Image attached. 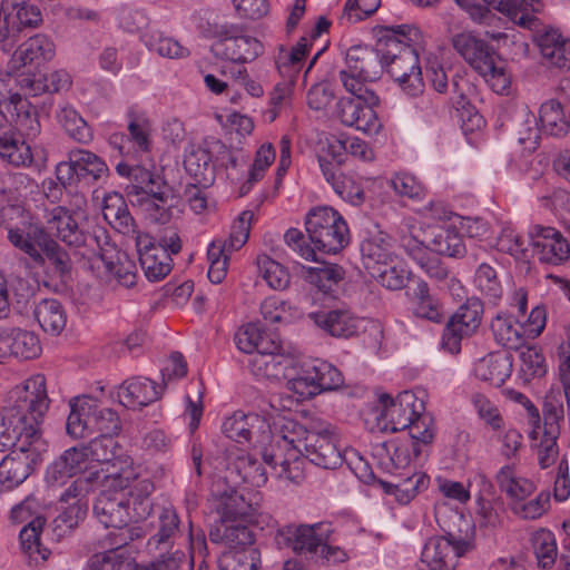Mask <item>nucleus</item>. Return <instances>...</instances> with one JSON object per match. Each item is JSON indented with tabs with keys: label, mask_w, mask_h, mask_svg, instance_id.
<instances>
[{
	"label": "nucleus",
	"mask_w": 570,
	"mask_h": 570,
	"mask_svg": "<svg viewBox=\"0 0 570 570\" xmlns=\"http://www.w3.org/2000/svg\"><path fill=\"white\" fill-rule=\"evenodd\" d=\"M303 458L323 469L341 465L343 458L335 430L331 425L307 430L289 417L274 420L271 450H263L271 473L279 480L298 482L303 478Z\"/></svg>",
	"instance_id": "f257e3e1"
},
{
	"label": "nucleus",
	"mask_w": 570,
	"mask_h": 570,
	"mask_svg": "<svg viewBox=\"0 0 570 570\" xmlns=\"http://www.w3.org/2000/svg\"><path fill=\"white\" fill-rule=\"evenodd\" d=\"M101 481V490L94 504V514L105 528L120 529L149 515V494L154 487L147 480H138L137 468L125 461L122 468L110 469Z\"/></svg>",
	"instance_id": "f03ea898"
},
{
	"label": "nucleus",
	"mask_w": 570,
	"mask_h": 570,
	"mask_svg": "<svg viewBox=\"0 0 570 570\" xmlns=\"http://www.w3.org/2000/svg\"><path fill=\"white\" fill-rule=\"evenodd\" d=\"M12 422L19 423L11 413L0 416V446L12 448L0 461V491H11L22 484L48 450L42 435L14 432Z\"/></svg>",
	"instance_id": "7ed1b4c3"
},
{
	"label": "nucleus",
	"mask_w": 570,
	"mask_h": 570,
	"mask_svg": "<svg viewBox=\"0 0 570 570\" xmlns=\"http://www.w3.org/2000/svg\"><path fill=\"white\" fill-rule=\"evenodd\" d=\"M395 42L403 45L399 53L389 56L386 71L400 90L409 97H417L424 91L419 49L424 45V36L415 26L401 24L386 28Z\"/></svg>",
	"instance_id": "20e7f679"
},
{
	"label": "nucleus",
	"mask_w": 570,
	"mask_h": 570,
	"mask_svg": "<svg viewBox=\"0 0 570 570\" xmlns=\"http://www.w3.org/2000/svg\"><path fill=\"white\" fill-rule=\"evenodd\" d=\"M10 404L0 411V416L13 414L19 421L13 424L14 432L41 435L40 424L49 409L46 379L42 374H35L9 392Z\"/></svg>",
	"instance_id": "39448f33"
},
{
	"label": "nucleus",
	"mask_w": 570,
	"mask_h": 570,
	"mask_svg": "<svg viewBox=\"0 0 570 570\" xmlns=\"http://www.w3.org/2000/svg\"><path fill=\"white\" fill-rule=\"evenodd\" d=\"M495 482L509 499L511 512L523 520H537L550 508V494L540 492L534 498V483L522 475L513 464H505L495 474Z\"/></svg>",
	"instance_id": "423d86ee"
},
{
	"label": "nucleus",
	"mask_w": 570,
	"mask_h": 570,
	"mask_svg": "<svg viewBox=\"0 0 570 570\" xmlns=\"http://www.w3.org/2000/svg\"><path fill=\"white\" fill-rule=\"evenodd\" d=\"M1 216L10 244L26 254L37 266L43 267L45 258L41 248L51 235L35 220L29 212L18 205L3 207Z\"/></svg>",
	"instance_id": "0eeeda50"
},
{
	"label": "nucleus",
	"mask_w": 570,
	"mask_h": 570,
	"mask_svg": "<svg viewBox=\"0 0 570 570\" xmlns=\"http://www.w3.org/2000/svg\"><path fill=\"white\" fill-rule=\"evenodd\" d=\"M344 383L342 373L324 360H304L296 355L286 386L302 400L334 391Z\"/></svg>",
	"instance_id": "6e6552de"
},
{
	"label": "nucleus",
	"mask_w": 570,
	"mask_h": 570,
	"mask_svg": "<svg viewBox=\"0 0 570 570\" xmlns=\"http://www.w3.org/2000/svg\"><path fill=\"white\" fill-rule=\"evenodd\" d=\"M305 230L315 248L336 254L348 244V228L338 212L328 206H317L306 214Z\"/></svg>",
	"instance_id": "1a4fd4ad"
},
{
	"label": "nucleus",
	"mask_w": 570,
	"mask_h": 570,
	"mask_svg": "<svg viewBox=\"0 0 570 570\" xmlns=\"http://www.w3.org/2000/svg\"><path fill=\"white\" fill-rule=\"evenodd\" d=\"M346 91L352 97L341 98L336 104V116L341 124L368 136L379 134L382 122L376 112L380 106L377 94L373 89Z\"/></svg>",
	"instance_id": "9d476101"
},
{
	"label": "nucleus",
	"mask_w": 570,
	"mask_h": 570,
	"mask_svg": "<svg viewBox=\"0 0 570 570\" xmlns=\"http://www.w3.org/2000/svg\"><path fill=\"white\" fill-rule=\"evenodd\" d=\"M86 200L77 198L75 206H53L46 209V230L71 247L86 246L91 237L87 233Z\"/></svg>",
	"instance_id": "9b49d317"
},
{
	"label": "nucleus",
	"mask_w": 570,
	"mask_h": 570,
	"mask_svg": "<svg viewBox=\"0 0 570 570\" xmlns=\"http://www.w3.org/2000/svg\"><path fill=\"white\" fill-rule=\"evenodd\" d=\"M253 219L252 210L242 212L234 220L228 238L215 239L209 244L207 261L209 264L208 278L212 283L219 284L225 279L230 255L246 244Z\"/></svg>",
	"instance_id": "f8f14e48"
},
{
	"label": "nucleus",
	"mask_w": 570,
	"mask_h": 570,
	"mask_svg": "<svg viewBox=\"0 0 570 570\" xmlns=\"http://www.w3.org/2000/svg\"><path fill=\"white\" fill-rule=\"evenodd\" d=\"M345 68L340 80L345 90L372 89V83L382 73L383 65L379 53L366 46H353L345 55Z\"/></svg>",
	"instance_id": "ddd939ff"
},
{
	"label": "nucleus",
	"mask_w": 570,
	"mask_h": 570,
	"mask_svg": "<svg viewBox=\"0 0 570 570\" xmlns=\"http://www.w3.org/2000/svg\"><path fill=\"white\" fill-rule=\"evenodd\" d=\"M455 2L474 20L485 18L488 8L492 7L512 22L527 29L535 27L534 13L541 10L539 0H455Z\"/></svg>",
	"instance_id": "4468645a"
},
{
	"label": "nucleus",
	"mask_w": 570,
	"mask_h": 570,
	"mask_svg": "<svg viewBox=\"0 0 570 570\" xmlns=\"http://www.w3.org/2000/svg\"><path fill=\"white\" fill-rule=\"evenodd\" d=\"M144 175L148 178V184L129 187L127 193L130 202L140 206L154 222L165 224L171 215V191L159 175L151 173H144Z\"/></svg>",
	"instance_id": "2eb2a0df"
},
{
	"label": "nucleus",
	"mask_w": 570,
	"mask_h": 570,
	"mask_svg": "<svg viewBox=\"0 0 570 570\" xmlns=\"http://www.w3.org/2000/svg\"><path fill=\"white\" fill-rule=\"evenodd\" d=\"M380 404L382 409L377 420L386 432L405 430L425 409L423 400L412 391H403L396 397L381 395Z\"/></svg>",
	"instance_id": "dca6fc26"
},
{
	"label": "nucleus",
	"mask_w": 570,
	"mask_h": 570,
	"mask_svg": "<svg viewBox=\"0 0 570 570\" xmlns=\"http://www.w3.org/2000/svg\"><path fill=\"white\" fill-rule=\"evenodd\" d=\"M4 22L0 29V48L9 53L19 40L22 29L37 28L42 23L40 9L30 0H3Z\"/></svg>",
	"instance_id": "f3484780"
},
{
	"label": "nucleus",
	"mask_w": 570,
	"mask_h": 570,
	"mask_svg": "<svg viewBox=\"0 0 570 570\" xmlns=\"http://www.w3.org/2000/svg\"><path fill=\"white\" fill-rule=\"evenodd\" d=\"M472 539L449 535H434L426 540L421 552V561L429 570H453L456 559L472 551Z\"/></svg>",
	"instance_id": "a211bd4d"
},
{
	"label": "nucleus",
	"mask_w": 570,
	"mask_h": 570,
	"mask_svg": "<svg viewBox=\"0 0 570 570\" xmlns=\"http://www.w3.org/2000/svg\"><path fill=\"white\" fill-rule=\"evenodd\" d=\"M222 430L228 439L240 444L250 442L253 439L259 444H264L267 439L272 443L273 425L271 426L256 413L236 411L225 419ZM265 449L271 450V444Z\"/></svg>",
	"instance_id": "6ab92c4d"
},
{
	"label": "nucleus",
	"mask_w": 570,
	"mask_h": 570,
	"mask_svg": "<svg viewBox=\"0 0 570 570\" xmlns=\"http://www.w3.org/2000/svg\"><path fill=\"white\" fill-rule=\"evenodd\" d=\"M86 445L72 446L66 450L47 469L46 481L51 487H61L68 479L97 470Z\"/></svg>",
	"instance_id": "aec40b11"
},
{
	"label": "nucleus",
	"mask_w": 570,
	"mask_h": 570,
	"mask_svg": "<svg viewBox=\"0 0 570 570\" xmlns=\"http://www.w3.org/2000/svg\"><path fill=\"white\" fill-rule=\"evenodd\" d=\"M296 355L294 351H284L275 343H271L265 351L250 356L249 368L257 377L287 382Z\"/></svg>",
	"instance_id": "412c9836"
},
{
	"label": "nucleus",
	"mask_w": 570,
	"mask_h": 570,
	"mask_svg": "<svg viewBox=\"0 0 570 570\" xmlns=\"http://www.w3.org/2000/svg\"><path fill=\"white\" fill-rule=\"evenodd\" d=\"M530 236L533 252L541 262L561 265L570 258V244L556 228L535 225Z\"/></svg>",
	"instance_id": "4be33fe9"
},
{
	"label": "nucleus",
	"mask_w": 570,
	"mask_h": 570,
	"mask_svg": "<svg viewBox=\"0 0 570 570\" xmlns=\"http://www.w3.org/2000/svg\"><path fill=\"white\" fill-rule=\"evenodd\" d=\"M55 55L53 41L43 33H37L17 47L11 56L10 65L17 70L28 66L37 68L52 60Z\"/></svg>",
	"instance_id": "5701e85b"
},
{
	"label": "nucleus",
	"mask_w": 570,
	"mask_h": 570,
	"mask_svg": "<svg viewBox=\"0 0 570 570\" xmlns=\"http://www.w3.org/2000/svg\"><path fill=\"white\" fill-rule=\"evenodd\" d=\"M41 345L38 336L18 327H0V357L13 356L31 360L39 356Z\"/></svg>",
	"instance_id": "b1692460"
},
{
	"label": "nucleus",
	"mask_w": 570,
	"mask_h": 570,
	"mask_svg": "<svg viewBox=\"0 0 570 570\" xmlns=\"http://www.w3.org/2000/svg\"><path fill=\"white\" fill-rule=\"evenodd\" d=\"M136 246L140 266L149 281L158 282L169 274L171 269L169 254L166 249L157 247L149 235L137 233Z\"/></svg>",
	"instance_id": "393cba45"
},
{
	"label": "nucleus",
	"mask_w": 570,
	"mask_h": 570,
	"mask_svg": "<svg viewBox=\"0 0 570 570\" xmlns=\"http://www.w3.org/2000/svg\"><path fill=\"white\" fill-rule=\"evenodd\" d=\"M264 51L258 39L249 35L226 36L215 45V53L236 65L254 61Z\"/></svg>",
	"instance_id": "a878e982"
},
{
	"label": "nucleus",
	"mask_w": 570,
	"mask_h": 570,
	"mask_svg": "<svg viewBox=\"0 0 570 570\" xmlns=\"http://www.w3.org/2000/svg\"><path fill=\"white\" fill-rule=\"evenodd\" d=\"M163 387L147 377H132L122 382L117 389V399L128 409H141L157 401Z\"/></svg>",
	"instance_id": "bb28decb"
},
{
	"label": "nucleus",
	"mask_w": 570,
	"mask_h": 570,
	"mask_svg": "<svg viewBox=\"0 0 570 570\" xmlns=\"http://www.w3.org/2000/svg\"><path fill=\"white\" fill-rule=\"evenodd\" d=\"M87 449L89 450L92 463L96 464V469L100 472L101 481L110 474V469L122 468L125 461H129L131 468H137L140 473V468L134 464L131 458L127 455H116L115 450L117 449V442L112 436H99L88 443Z\"/></svg>",
	"instance_id": "cd10ccee"
},
{
	"label": "nucleus",
	"mask_w": 570,
	"mask_h": 570,
	"mask_svg": "<svg viewBox=\"0 0 570 570\" xmlns=\"http://www.w3.org/2000/svg\"><path fill=\"white\" fill-rule=\"evenodd\" d=\"M361 256L368 274L376 273L382 265H389L397 257L392 237L382 232L362 242Z\"/></svg>",
	"instance_id": "c85d7f7f"
},
{
	"label": "nucleus",
	"mask_w": 570,
	"mask_h": 570,
	"mask_svg": "<svg viewBox=\"0 0 570 570\" xmlns=\"http://www.w3.org/2000/svg\"><path fill=\"white\" fill-rule=\"evenodd\" d=\"M279 549H292L295 553L316 552L321 546V538L316 534L313 525L289 524L279 529L274 538Z\"/></svg>",
	"instance_id": "c756f323"
},
{
	"label": "nucleus",
	"mask_w": 570,
	"mask_h": 570,
	"mask_svg": "<svg viewBox=\"0 0 570 570\" xmlns=\"http://www.w3.org/2000/svg\"><path fill=\"white\" fill-rule=\"evenodd\" d=\"M212 160L210 138H207L200 145L190 146L186 150L184 166L198 185L207 187L214 183Z\"/></svg>",
	"instance_id": "7c9ffc66"
},
{
	"label": "nucleus",
	"mask_w": 570,
	"mask_h": 570,
	"mask_svg": "<svg viewBox=\"0 0 570 570\" xmlns=\"http://www.w3.org/2000/svg\"><path fill=\"white\" fill-rule=\"evenodd\" d=\"M98 401L91 396H77L70 401V413L67 419V432L75 439L92 435L90 421L95 420Z\"/></svg>",
	"instance_id": "2f4dec72"
},
{
	"label": "nucleus",
	"mask_w": 570,
	"mask_h": 570,
	"mask_svg": "<svg viewBox=\"0 0 570 570\" xmlns=\"http://www.w3.org/2000/svg\"><path fill=\"white\" fill-rule=\"evenodd\" d=\"M0 115L29 136L39 132V121L35 108L27 98L18 92L0 107Z\"/></svg>",
	"instance_id": "473e14b6"
},
{
	"label": "nucleus",
	"mask_w": 570,
	"mask_h": 570,
	"mask_svg": "<svg viewBox=\"0 0 570 570\" xmlns=\"http://www.w3.org/2000/svg\"><path fill=\"white\" fill-rule=\"evenodd\" d=\"M313 323L335 337H350L357 331V320L346 309H322L308 314Z\"/></svg>",
	"instance_id": "72a5a7b5"
},
{
	"label": "nucleus",
	"mask_w": 570,
	"mask_h": 570,
	"mask_svg": "<svg viewBox=\"0 0 570 570\" xmlns=\"http://www.w3.org/2000/svg\"><path fill=\"white\" fill-rule=\"evenodd\" d=\"M0 158L13 166H27L32 163L30 146L7 122H0Z\"/></svg>",
	"instance_id": "f704fd0d"
},
{
	"label": "nucleus",
	"mask_w": 570,
	"mask_h": 570,
	"mask_svg": "<svg viewBox=\"0 0 570 570\" xmlns=\"http://www.w3.org/2000/svg\"><path fill=\"white\" fill-rule=\"evenodd\" d=\"M97 483H101L100 472L91 471L88 475H80L73 480L60 494V502L75 511L76 518H81L88 510V494Z\"/></svg>",
	"instance_id": "c9c22d12"
},
{
	"label": "nucleus",
	"mask_w": 570,
	"mask_h": 570,
	"mask_svg": "<svg viewBox=\"0 0 570 570\" xmlns=\"http://www.w3.org/2000/svg\"><path fill=\"white\" fill-rule=\"evenodd\" d=\"M538 46L547 65L570 69V39L564 38L558 30H546L538 38Z\"/></svg>",
	"instance_id": "e433bc0d"
},
{
	"label": "nucleus",
	"mask_w": 570,
	"mask_h": 570,
	"mask_svg": "<svg viewBox=\"0 0 570 570\" xmlns=\"http://www.w3.org/2000/svg\"><path fill=\"white\" fill-rule=\"evenodd\" d=\"M473 372L478 379L500 386L510 377L512 362L504 352L490 353L475 362Z\"/></svg>",
	"instance_id": "4c0bfd02"
},
{
	"label": "nucleus",
	"mask_w": 570,
	"mask_h": 570,
	"mask_svg": "<svg viewBox=\"0 0 570 570\" xmlns=\"http://www.w3.org/2000/svg\"><path fill=\"white\" fill-rule=\"evenodd\" d=\"M105 220L122 234H136L134 219L121 194L110 191L104 195L101 204Z\"/></svg>",
	"instance_id": "58836bf2"
},
{
	"label": "nucleus",
	"mask_w": 570,
	"mask_h": 570,
	"mask_svg": "<svg viewBox=\"0 0 570 570\" xmlns=\"http://www.w3.org/2000/svg\"><path fill=\"white\" fill-rule=\"evenodd\" d=\"M321 171L325 180L342 199L356 206L364 202L362 187L352 177L343 175L337 166H330L321 159Z\"/></svg>",
	"instance_id": "ea45409f"
},
{
	"label": "nucleus",
	"mask_w": 570,
	"mask_h": 570,
	"mask_svg": "<svg viewBox=\"0 0 570 570\" xmlns=\"http://www.w3.org/2000/svg\"><path fill=\"white\" fill-rule=\"evenodd\" d=\"M452 45L474 70L482 69V63L495 53L483 40L469 31L455 35Z\"/></svg>",
	"instance_id": "a19ab883"
},
{
	"label": "nucleus",
	"mask_w": 570,
	"mask_h": 570,
	"mask_svg": "<svg viewBox=\"0 0 570 570\" xmlns=\"http://www.w3.org/2000/svg\"><path fill=\"white\" fill-rule=\"evenodd\" d=\"M495 341L507 348L522 347L529 338L522 324L510 315L499 314L491 323Z\"/></svg>",
	"instance_id": "79ce46f5"
},
{
	"label": "nucleus",
	"mask_w": 570,
	"mask_h": 570,
	"mask_svg": "<svg viewBox=\"0 0 570 570\" xmlns=\"http://www.w3.org/2000/svg\"><path fill=\"white\" fill-rule=\"evenodd\" d=\"M381 464L390 472L405 469L419 456H414L412 445L404 441H389L376 448Z\"/></svg>",
	"instance_id": "37998d69"
},
{
	"label": "nucleus",
	"mask_w": 570,
	"mask_h": 570,
	"mask_svg": "<svg viewBox=\"0 0 570 570\" xmlns=\"http://www.w3.org/2000/svg\"><path fill=\"white\" fill-rule=\"evenodd\" d=\"M430 478L426 473L417 471L404 478L400 483L382 482L381 485L384 492L394 499L400 504H409L419 493L429 488Z\"/></svg>",
	"instance_id": "c03bdc74"
},
{
	"label": "nucleus",
	"mask_w": 570,
	"mask_h": 570,
	"mask_svg": "<svg viewBox=\"0 0 570 570\" xmlns=\"http://www.w3.org/2000/svg\"><path fill=\"white\" fill-rule=\"evenodd\" d=\"M35 317L40 327L50 335H59L67 324L62 304L52 298L40 301L35 307Z\"/></svg>",
	"instance_id": "a18cd8bd"
},
{
	"label": "nucleus",
	"mask_w": 570,
	"mask_h": 570,
	"mask_svg": "<svg viewBox=\"0 0 570 570\" xmlns=\"http://www.w3.org/2000/svg\"><path fill=\"white\" fill-rule=\"evenodd\" d=\"M209 535L213 541L225 543L228 550H240L243 548L254 547L253 533L239 521L217 525L210 531Z\"/></svg>",
	"instance_id": "49530a36"
},
{
	"label": "nucleus",
	"mask_w": 570,
	"mask_h": 570,
	"mask_svg": "<svg viewBox=\"0 0 570 570\" xmlns=\"http://www.w3.org/2000/svg\"><path fill=\"white\" fill-rule=\"evenodd\" d=\"M45 524V519H33L29 521L20 531V544L29 562L39 564L47 560L49 551L40 544V533Z\"/></svg>",
	"instance_id": "de8ad7c7"
},
{
	"label": "nucleus",
	"mask_w": 570,
	"mask_h": 570,
	"mask_svg": "<svg viewBox=\"0 0 570 570\" xmlns=\"http://www.w3.org/2000/svg\"><path fill=\"white\" fill-rule=\"evenodd\" d=\"M483 314V304L478 297H470L452 315L449 323L461 333L471 336L479 328Z\"/></svg>",
	"instance_id": "09e8293b"
},
{
	"label": "nucleus",
	"mask_w": 570,
	"mask_h": 570,
	"mask_svg": "<svg viewBox=\"0 0 570 570\" xmlns=\"http://www.w3.org/2000/svg\"><path fill=\"white\" fill-rule=\"evenodd\" d=\"M308 39L303 37L291 49L283 46L279 47L275 57V65L278 72L288 80H293L294 76L301 69L302 62L308 51Z\"/></svg>",
	"instance_id": "8fccbe9b"
},
{
	"label": "nucleus",
	"mask_w": 570,
	"mask_h": 570,
	"mask_svg": "<svg viewBox=\"0 0 570 570\" xmlns=\"http://www.w3.org/2000/svg\"><path fill=\"white\" fill-rule=\"evenodd\" d=\"M475 71L483 77L494 92L500 95L509 94L511 75L507 69V62L495 53L482 63V69H476Z\"/></svg>",
	"instance_id": "3c124183"
},
{
	"label": "nucleus",
	"mask_w": 570,
	"mask_h": 570,
	"mask_svg": "<svg viewBox=\"0 0 570 570\" xmlns=\"http://www.w3.org/2000/svg\"><path fill=\"white\" fill-rule=\"evenodd\" d=\"M57 119L65 131L76 141L88 144L92 139V131L81 115L70 105L60 106Z\"/></svg>",
	"instance_id": "603ef678"
},
{
	"label": "nucleus",
	"mask_w": 570,
	"mask_h": 570,
	"mask_svg": "<svg viewBox=\"0 0 570 570\" xmlns=\"http://www.w3.org/2000/svg\"><path fill=\"white\" fill-rule=\"evenodd\" d=\"M431 249L448 257H462L466 252L461 235L452 226L435 229L431 239Z\"/></svg>",
	"instance_id": "864d4df0"
},
{
	"label": "nucleus",
	"mask_w": 570,
	"mask_h": 570,
	"mask_svg": "<svg viewBox=\"0 0 570 570\" xmlns=\"http://www.w3.org/2000/svg\"><path fill=\"white\" fill-rule=\"evenodd\" d=\"M261 553L255 547L240 550H226L218 558L219 570H257Z\"/></svg>",
	"instance_id": "5fc2aeb1"
},
{
	"label": "nucleus",
	"mask_w": 570,
	"mask_h": 570,
	"mask_svg": "<svg viewBox=\"0 0 570 570\" xmlns=\"http://www.w3.org/2000/svg\"><path fill=\"white\" fill-rule=\"evenodd\" d=\"M381 286L389 291H401L406 287L411 271L396 257L389 265H382L380 271L370 274Z\"/></svg>",
	"instance_id": "6e6d98bb"
},
{
	"label": "nucleus",
	"mask_w": 570,
	"mask_h": 570,
	"mask_svg": "<svg viewBox=\"0 0 570 570\" xmlns=\"http://www.w3.org/2000/svg\"><path fill=\"white\" fill-rule=\"evenodd\" d=\"M541 130L551 136H560L567 132L570 120L566 119L561 104L550 99L543 102L539 109Z\"/></svg>",
	"instance_id": "4d7b16f0"
},
{
	"label": "nucleus",
	"mask_w": 570,
	"mask_h": 570,
	"mask_svg": "<svg viewBox=\"0 0 570 570\" xmlns=\"http://www.w3.org/2000/svg\"><path fill=\"white\" fill-rule=\"evenodd\" d=\"M531 547L539 567L551 568L558 557V547L554 534L548 529H538L531 534Z\"/></svg>",
	"instance_id": "13d9d810"
},
{
	"label": "nucleus",
	"mask_w": 570,
	"mask_h": 570,
	"mask_svg": "<svg viewBox=\"0 0 570 570\" xmlns=\"http://www.w3.org/2000/svg\"><path fill=\"white\" fill-rule=\"evenodd\" d=\"M412 313L420 318L439 323L443 318L442 306L430 292L425 282L416 285L413 296Z\"/></svg>",
	"instance_id": "bf43d9fd"
},
{
	"label": "nucleus",
	"mask_w": 570,
	"mask_h": 570,
	"mask_svg": "<svg viewBox=\"0 0 570 570\" xmlns=\"http://www.w3.org/2000/svg\"><path fill=\"white\" fill-rule=\"evenodd\" d=\"M144 42L150 51L168 59H184L190 53L177 39L159 31L146 35Z\"/></svg>",
	"instance_id": "052dcab7"
},
{
	"label": "nucleus",
	"mask_w": 570,
	"mask_h": 570,
	"mask_svg": "<svg viewBox=\"0 0 570 570\" xmlns=\"http://www.w3.org/2000/svg\"><path fill=\"white\" fill-rule=\"evenodd\" d=\"M153 131V122L145 112L129 114V139L137 151L146 153L150 149Z\"/></svg>",
	"instance_id": "680f3d73"
},
{
	"label": "nucleus",
	"mask_w": 570,
	"mask_h": 570,
	"mask_svg": "<svg viewBox=\"0 0 570 570\" xmlns=\"http://www.w3.org/2000/svg\"><path fill=\"white\" fill-rule=\"evenodd\" d=\"M256 265L259 275L271 288L283 291L288 286L291 279L289 273L283 265L272 259L268 255H257Z\"/></svg>",
	"instance_id": "e2e57ef3"
},
{
	"label": "nucleus",
	"mask_w": 570,
	"mask_h": 570,
	"mask_svg": "<svg viewBox=\"0 0 570 570\" xmlns=\"http://www.w3.org/2000/svg\"><path fill=\"white\" fill-rule=\"evenodd\" d=\"M406 429H409V439L405 441L412 445L414 456H420L434 439L432 419L422 413Z\"/></svg>",
	"instance_id": "0e129e2a"
},
{
	"label": "nucleus",
	"mask_w": 570,
	"mask_h": 570,
	"mask_svg": "<svg viewBox=\"0 0 570 570\" xmlns=\"http://www.w3.org/2000/svg\"><path fill=\"white\" fill-rule=\"evenodd\" d=\"M389 185L397 196L413 202H421L426 196V187L424 184L415 175L409 171H399L394 174L391 177Z\"/></svg>",
	"instance_id": "69168bd1"
},
{
	"label": "nucleus",
	"mask_w": 570,
	"mask_h": 570,
	"mask_svg": "<svg viewBox=\"0 0 570 570\" xmlns=\"http://www.w3.org/2000/svg\"><path fill=\"white\" fill-rule=\"evenodd\" d=\"M473 283L475 288L484 295L489 302L495 304L502 296L503 289L495 269L485 263L478 266Z\"/></svg>",
	"instance_id": "338daca9"
},
{
	"label": "nucleus",
	"mask_w": 570,
	"mask_h": 570,
	"mask_svg": "<svg viewBox=\"0 0 570 570\" xmlns=\"http://www.w3.org/2000/svg\"><path fill=\"white\" fill-rule=\"evenodd\" d=\"M235 343L239 351L253 356L255 353L265 351L273 342L264 335L257 325L249 323L236 332Z\"/></svg>",
	"instance_id": "774afa93"
}]
</instances>
